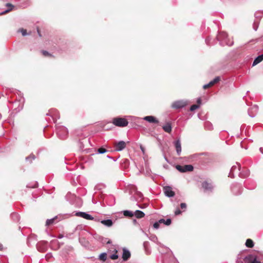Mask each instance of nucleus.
<instances>
[{
  "mask_svg": "<svg viewBox=\"0 0 263 263\" xmlns=\"http://www.w3.org/2000/svg\"><path fill=\"white\" fill-rule=\"evenodd\" d=\"M257 111H258V107L256 105H254L252 107H251L250 109H249L248 113H249V116L253 118V117H255V114L251 115V112H252V111L257 112Z\"/></svg>",
  "mask_w": 263,
  "mask_h": 263,
  "instance_id": "nucleus-19",
  "label": "nucleus"
},
{
  "mask_svg": "<svg viewBox=\"0 0 263 263\" xmlns=\"http://www.w3.org/2000/svg\"><path fill=\"white\" fill-rule=\"evenodd\" d=\"M171 223V219H167L166 220H165L164 224L166 226H169Z\"/></svg>",
  "mask_w": 263,
  "mask_h": 263,
  "instance_id": "nucleus-32",
  "label": "nucleus"
},
{
  "mask_svg": "<svg viewBox=\"0 0 263 263\" xmlns=\"http://www.w3.org/2000/svg\"><path fill=\"white\" fill-rule=\"evenodd\" d=\"M42 53L45 56L50 55V53L48 52H47V51L43 50Z\"/></svg>",
  "mask_w": 263,
  "mask_h": 263,
  "instance_id": "nucleus-38",
  "label": "nucleus"
},
{
  "mask_svg": "<svg viewBox=\"0 0 263 263\" xmlns=\"http://www.w3.org/2000/svg\"><path fill=\"white\" fill-rule=\"evenodd\" d=\"M135 216L138 218H141L144 216V213L140 210H136L135 212Z\"/></svg>",
  "mask_w": 263,
  "mask_h": 263,
  "instance_id": "nucleus-21",
  "label": "nucleus"
},
{
  "mask_svg": "<svg viewBox=\"0 0 263 263\" xmlns=\"http://www.w3.org/2000/svg\"><path fill=\"white\" fill-rule=\"evenodd\" d=\"M204 127L205 128L211 130L212 129V125L209 122H206L204 123Z\"/></svg>",
  "mask_w": 263,
  "mask_h": 263,
  "instance_id": "nucleus-27",
  "label": "nucleus"
},
{
  "mask_svg": "<svg viewBox=\"0 0 263 263\" xmlns=\"http://www.w3.org/2000/svg\"><path fill=\"white\" fill-rule=\"evenodd\" d=\"M101 223L106 227H110L112 226V221L111 219L103 220Z\"/></svg>",
  "mask_w": 263,
  "mask_h": 263,
  "instance_id": "nucleus-20",
  "label": "nucleus"
},
{
  "mask_svg": "<svg viewBox=\"0 0 263 263\" xmlns=\"http://www.w3.org/2000/svg\"><path fill=\"white\" fill-rule=\"evenodd\" d=\"M76 215L78 217H82L87 220H93L94 218L90 214L83 212H78L76 213Z\"/></svg>",
  "mask_w": 263,
  "mask_h": 263,
  "instance_id": "nucleus-10",
  "label": "nucleus"
},
{
  "mask_svg": "<svg viewBox=\"0 0 263 263\" xmlns=\"http://www.w3.org/2000/svg\"><path fill=\"white\" fill-rule=\"evenodd\" d=\"M163 191L165 195L168 197H172L175 195V192L172 190V188L169 186H166L163 187Z\"/></svg>",
  "mask_w": 263,
  "mask_h": 263,
  "instance_id": "nucleus-9",
  "label": "nucleus"
},
{
  "mask_svg": "<svg viewBox=\"0 0 263 263\" xmlns=\"http://www.w3.org/2000/svg\"><path fill=\"white\" fill-rule=\"evenodd\" d=\"M246 245L248 248H252L254 246V242L251 239H248L246 240Z\"/></svg>",
  "mask_w": 263,
  "mask_h": 263,
  "instance_id": "nucleus-24",
  "label": "nucleus"
},
{
  "mask_svg": "<svg viewBox=\"0 0 263 263\" xmlns=\"http://www.w3.org/2000/svg\"><path fill=\"white\" fill-rule=\"evenodd\" d=\"M158 222L160 223H164V222H165V220L164 219H160Z\"/></svg>",
  "mask_w": 263,
  "mask_h": 263,
  "instance_id": "nucleus-40",
  "label": "nucleus"
},
{
  "mask_svg": "<svg viewBox=\"0 0 263 263\" xmlns=\"http://www.w3.org/2000/svg\"><path fill=\"white\" fill-rule=\"evenodd\" d=\"M107 243H110V240H108L107 242Z\"/></svg>",
  "mask_w": 263,
  "mask_h": 263,
  "instance_id": "nucleus-51",
  "label": "nucleus"
},
{
  "mask_svg": "<svg viewBox=\"0 0 263 263\" xmlns=\"http://www.w3.org/2000/svg\"><path fill=\"white\" fill-rule=\"evenodd\" d=\"M181 213V211L180 210V209L178 208H177L175 211V214L176 215H178L180 214Z\"/></svg>",
  "mask_w": 263,
  "mask_h": 263,
  "instance_id": "nucleus-34",
  "label": "nucleus"
},
{
  "mask_svg": "<svg viewBox=\"0 0 263 263\" xmlns=\"http://www.w3.org/2000/svg\"><path fill=\"white\" fill-rule=\"evenodd\" d=\"M176 152L178 155H180L181 152V142L179 140H177L174 142Z\"/></svg>",
  "mask_w": 263,
  "mask_h": 263,
  "instance_id": "nucleus-14",
  "label": "nucleus"
},
{
  "mask_svg": "<svg viewBox=\"0 0 263 263\" xmlns=\"http://www.w3.org/2000/svg\"><path fill=\"white\" fill-rule=\"evenodd\" d=\"M202 187L206 192H212L214 189V185L212 182H209L206 181L202 182Z\"/></svg>",
  "mask_w": 263,
  "mask_h": 263,
  "instance_id": "nucleus-8",
  "label": "nucleus"
},
{
  "mask_svg": "<svg viewBox=\"0 0 263 263\" xmlns=\"http://www.w3.org/2000/svg\"><path fill=\"white\" fill-rule=\"evenodd\" d=\"M57 219V216L54 217L53 218L47 219L46 220V225L48 226L55 223V220Z\"/></svg>",
  "mask_w": 263,
  "mask_h": 263,
  "instance_id": "nucleus-22",
  "label": "nucleus"
},
{
  "mask_svg": "<svg viewBox=\"0 0 263 263\" xmlns=\"http://www.w3.org/2000/svg\"><path fill=\"white\" fill-rule=\"evenodd\" d=\"M107 152L106 149L103 147H101L98 149V152L99 154H104Z\"/></svg>",
  "mask_w": 263,
  "mask_h": 263,
  "instance_id": "nucleus-30",
  "label": "nucleus"
},
{
  "mask_svg": "<svg viewBox=\"0 0 263 263\" xmlns=\"http://www.w3.org/2000/svg\"><path fill=\"white\" fill-rule=\"evenodd\" d=\"M238 188H239V186L237 185H234L232 187V192L234 194H239L240 193V192L237 193V192H235V189H238Z\"/></svg>",
  "mask_w": 263,
  "mask_h": 263,
  "instance_id": "nucleus-29",
  "label": "nucleus"
},
{
  "mask_svg": "<svg viewBox=\"0 0 263 263\" xmlns=\"http://www.w3.org/2000/svg\"><path fill=\"white\" fill-rule=\"evenodd\" d=\"M12 219L14 221H18L20 220V216L19 215L16 213H13L11 215Z\"/></svg>",
  "mask_w": 263,
  "mask_h": 263,
  "instance_id": "nucleus-23",
  "label": "nucleus"
},
{
  "mask_svg": "<svg viewBox=\"0 0 263 263\" xmlns=\"http://www.w3.org/2000/svg\"><path fill=\"white\" fill-rule=\"evenodd\" d=\"M209 38H208V39H206L205 40V42H206V43L208 45H209Z\"/></svg>",
  "mask_w": 263,
  "mask_h": 263,
  "instance_id": "nucleus-43",
  "label": "nucleus"
},
{
  "mask_svg": "<svg viewBox=\"0 0 263 263\" xmlns=\"http://www.w3.org/2000/svg\"><path fill=\"white\" fill-rule=\"evenodd\" d=\"M220 81V77H216L212 81H210L208 84L204 85L203 86V89H205L209 87L212 86L215 84L217 83Z\"/></svg>",
  "mask_w": 263,
  "mask_h": 263,
  "instance_id": "nucleus-13",
  "label": "nucleus"
},
{
  "mask_svg": "<svg viewBox=\"0 0 263 263\" xmlns=\"http://www.w3.org/2000/svg\"><path fill=\"white\" fill-rule=\"evenodd\" d=\"M240 164L239 163H236V165L232 166L231 169L230 170L229 177L231 178L234 177L235 174H240Z\"/></svg>",
  "mask_w": 263,
  "mask_h": 263,
  "instance_id": "nucleus-7",
  "label": "nucleus"
},
{
  "mask_svg": "<svg viewBox=\"0 0 263 263\" xmlns=\"http://www.w3.org/2000/svg\"><path fill=\"white\" fill-rule=\"evenodd\" d=\"M160 223L157 221L154 223L153 227L155 229H158L159 228Z\"/></svg>",
  "mask_w": 263,
  "mask_h": 263,
  "instance_id": "nucleus-33",
  "label": "nucleus"
},
{
  "mask_svg": "<svg viewBox=\"0 0 263 263\" xmlns=\"http://www.w3.org/2000/svg\"><path fill=\"white\" fill-rule=\"evenodd\" d=\"M130 256V252L126 249H123L122 258L124 261L127 260Z\"/></svg>",
  "mask_w": 263,
  "mask_h": 263,
  "instance_id": "nucleus-15",
  "label": "nucleus"
},
{
  "mask_svg": "<svg viewBox=\"0 0 263 263\" xmlns=\"http://www.w3.org/2000/svg\"><path fill=\"white\" fill-rule=\"evenodd\" d=\"M123 214H124V216H127V217H132L134 215V214L133 213V212L132 211H128V210L124 211L123 212Z\"/></svg>",
  "mask_w": 263,
  "mask_h": 263,
  "instance_id": "nucleus-25",
  "label": "nucleus"
},
{
  "mask_svg": "<svg viewBox=\"0 0 263 263\" xmlns=\"http://www.w3.org/2000/svg\"><path fill=\"white\" fill-rule=\"evenodd\" d=\"M137 194H138V195H139V196L140 197H141L142 196V194H141V193H140V192H139V193H138Z\"/></svg>",
  "mask_w": 263,
  "mask_h": 263,
  "instance_id": "nucleus-45",
  "label": "nucleus"
},
{
  "mask_svg": "<svg viewBox=\"0 0 263 263\" xmlns=\"http://www.w3.org/2000/svg\"><path fill=\"white\" fill-rule=\"evenodd\" d=\"M37 32H38V34H39V36H41V34H40V31H39V29H37Z\"/></svg>",
  "mask_w": 263,
  "mask_h": 263,
  "instance_id": "nucleus-44",
  "label": "nucleus"
},
{
  "mask_svg": "<svg viewBox=\"0 0 263 263\" xmlns=\"http://www.w3.org/2000/svg\"><path fill=\"white\" fill-rule=\"evenodd\" d=\"M180 208L182 209H185L186 208V204L185 203H181L180 204Z\"/></svg>",
  "mask_w": 263,
  "mask_h": 263,
  "instance_id": "nucleus-37",
  "label": "nucleus"
},
{
  "mask_svg": "<svg viewBox=\"0 0 263 263\" xmlns=\"http://www.w3.org/2000/svg\"><path fill=\"white\" fill-rule=\"evenodd\" d=\"M147 242H144V243H143V245L145 247V245L146 244Z\"/></svg>",
  "mask_w": 263,
  "mask_h": 263,
  "instance_id": "nucleus-49",
  "label": "nucleus"
},
{
  "mask_svg": "<svg viewBox=\"0 0 263 263\" xmlns=\"http://www.w3.org/2000/svg\"><path fill=\"white\" fill-rule=\"evenodd\" d=\"M30 159H35L34 156V155H30L29 157H26V158L27 161L29 160Z\"/></svg>",
  "mask_w": 263,
  "mask_h": 263,
  "instance_id": "nucleus-39",
  "label": "nucleus"
},
{
  "mask_svg": "<svg viewBox=\"0 0 263 263\" xmlns=\"http://www.w3.org/2000/svg\"><path fill=\"white\" fill-rule=\"evenodd\" d=\"M197 103H198V104H200V103H201V99H200V98H198V99H197Z\"/></svg>",
  "mask_w": 263,
  "mask_h": 263,
  "instance_id": "nucleus-42",
  "label": "nucleus"
},
{
  "mask_svg": "<svg viewBox=\"0 0 263 263\" xmlns=\"http://www.w3.org/2000/svg\"><path fill=\"white\" fill-rule=\"evenodd\" d=\"M217 39L222 45H227L232 46L233 44V41L228 39V34L225 32H220L217 36Z\"/></svg>",
  "mask_w": 263,
  "mask_h": 263,
  "instance_id": "nucleus-1",
  "label": "nucleus"
},
{
  "mask_svg": "<svg viewBox=\"0 0 263 263\" xmlns=\"http://www.w3.org/2000/svg\"><path fill=\"white\" fill-rule=\"evenodd\" d=\"M126 146V143L123 141H120L117 142L115 144V149L117 151H121L125 148Z\"/></svg>",
  "mask_w": 263,
  "mask_h": 263,
  "instance_id": "nucleus-12",
  "label": "nucleus"
},
{
  "mask_svg": "<svg viewBox=\"0 0 263 263\" xmlns=\"http://www.w3.org/2000/svg\"><path fill=\"white\" fill-rule=\"evenodd\" d=\"M176 168L180 172L185 173L192 171L194 169V167L191 164L185 165H177L176 166Z\"/></svg>",
  "mask_w": 263,
  "mask_h": 263,
  "instance_id": "nucleus-4",
  "label": "nucleus"
},
{
  "mask_svg": "<svg viewBox=\"0 0 263 263\" xmlns=\"http://www.w3.org/2000/svg\"><path fill=\"white\" fill-rule=\"evenodd\" d=\"M99 259L103 261H105L107 259V254L106 253H102L99 255Z\"/></svg>",
  "mask_w": 263,
  "mask_h": 263,
  "instance_id": "nucleus-26",
  "label": "nucleus"
},
{
  "mask_svg": "<svg viewBox=\"0 0 263 263\" xmlns=\"http://www.w3.org/2000/svg\"><path fill=\"white\" fill-rule=\"evenodd\" d=\"M199 107V106L198 105L194 104L191 106L190 107V110L193 111L196 110V109L198 108Z\"/></svg>",
  "mask_w": 263,
  "mask_h": 263,
  "instance_id": "nucleus-31",
  "label": "nucleus"
},
{
  "mask_svg": "<svg viewBox=\"0 0 263 263\" xmlns=\"http://www.w3.org/2000/svg\"><path fill=\"white\" fill-rule=\"evenodd\" d=\"M163 129L166 133H170L172 132V127L171 123L167 122L162 126Z\"/></svg>",
  "mask_w": 263,
  "mask_h": 263,
  "instance_id": "nucleus-16",
  "label": "nucleus"
},
{
  "mask_svg": "<svg viewBox=\"0 0 263 263\" xmlns=\"http://www.w3.org/2000/svg\"><path fill=\"white\" fill-rule=\"evenodd\" d=\"M20 31L22 32V35H23V36H25V35H27V31H26V30L24 29H20Z\"/></svg>",
  "mask_w": 263,
  "mask_h": 263,
  "instance_id": "nucleus-35",
  "label": "nucleus"
},
{
  "mask_svg": "<svg viewBox=\"0 0 263 263\" xmlns=\"http://www.w3.org/2000/svg\"><path fill=\"white\" fill-rule=\"evenodd\" d=\"M260 152H261V153H263V152H262V148H260Z\"/></svg>",
  "mask_w": 263,
  "mask_h": 263,
  "instance_id": "nucleus-50",
  "label": "nucleus"
},
{
  "mask_svg": "<svg viewBox=\"0 0 263 263\" xmlns=\"http://www.w3.org/2000/svg\"><path fill=\"white\" fill-rule=\"evenodd\" d=\"M6 6L7 7V9L5 10L4 11L0 13V14L1 15H3V14H4L6 13H8L9 12H10L11 10H12L14 7L13 5H12V4H10V3H7L6 4Z\"/></svg>",
  "mask_w": 263,
  "mask_h": 263,
  "instance_id": "nucleus-18",
  "label": "nucleus"
},
{
  "mask_svg": "<svg viewBox=\"0 0 263 263\" xmlns=\"http://www.w3.org/2000/svg\"><path fill=\"white\" fill-rule=\"evenodd\" d=\"M152 240H153V241H155L156 240H157V237L155 236H154L153 237V238H152Z\"/></svg>",
  "mask_w": 263,
  "mask_h": 263,
  "instance_id": "nucleus-41",
  "label": "nucleus"
},
{
  "mask_svg": "<svg viewBox=\"0 0 263 263\" xmlns=\"http://www.w3.org/2000/svg\"><path fill=\"white\" fill-rule=\"evenodd\" d=\"M68 133V130L65 127L60 126L57 127V134L61 139H65Z\"/></svg>",
  "mask_w": 263,
  "mask_h": 263,
  "instance_id": "nucleus-2",
  "label": "nucleus"
},
{
  "mask_svg": "<svg viewBox=\"0 0 263 263\" xmlns=\"http://www.w3.org/2000/svg\"><path fill=\"white\" fill-rule=\"evenodd\" d=\"M3 249L2 245H0V250H2Z\"/></svg>",
  "mask_w": 263,
  "mask_h": 263,
  "instance_id": "nucleus-48",
  "label": "nucleus"
},
{
  "mask_svg": "<svg viewBox=\"0 0 263 263\" xmlns=\"http://www.w3.org/2000/svg\"><path fill=\"white\" fill-rule=\"evenodd\" d=\"M187 104V101L184 100H178L174 102L171 107L174 109H180L185 107Z\"/></svg>",
  "mask_w": 263,
  "mask_h": 263,
  "instance_id": "nucleus-5",
  "label": "nucleus"
},
{
  "mask_svg": "<svg viewBox=\"0 0 263 263\" xmlns=\"http://www.w3.org/2000/svg\"><path fill=\"white\" fill-rule=\"evenodd\" d=\"M263 60V54L258 56L254 60L252 66H254L257 64L259 63Z\"/></svg>",
  "mask_w": 263,
  "mask_h": 263,
  "instance_id": "nucleus-17",
  "label": "nucleus"
},
{
  "mask_svg": "<svg viewBox=\"0 0 263 263\" xmlns=\"http://www.w3.org/2000/svg\"><path fill=\"white\" fill-rule=\"evenodd\" d=\"M62 237H63V235H62L59 236V237H58V238H60V239L62 238Z\"/></svg>",
  "mask_w": 263,
  "mask_h": 263,
  "instance_id": "nucleus-47",
  "label": "nucleus"
},
{
  "mask_svg": "<svg viewBox=\"0 0 263 263\" xmlns=\"http://www.w3.org/2000/svg\"><path fill=\"white\" fill-rule=\"evenodd\" d=\"M110 257L112 259H117L118 258V255L116 254H115L111 255Z\"/></svg>",
  "mask_w": 263,
  "mask_h": 263,
  "instance_id": "nucleus-36",
  "label": "nucleus"
},
{
  "mask_svg": "<svg viewBox=\"0 0 263 263\" xmlns=\"http://www.w3.org/2000/svg\"><path fill=\"white\" fill-rule=\"evenodd\" d=\"M143 120L151 123L158 124L159 123V120L153 116H145L143 118Z\"/></svg>",
  "mask_w": 263,
  "mask_h": 263,
  "instance_id": "nucleus-11",
  "label": "nucleus"
},
{
  "mask_svg": "<svg viewBox=\"0 0 263 263\" xmlns=\"http://www.w3.org/2000/svg\"><path fill=\"white\" fill-rule=\"evenodd\" d=\"M141 151L143 152V153H144V148H143V147L141 146Z\"/></svg>",
  "mask_w": 263,
  "mask_h": 263,
  "instance_id": "nucleus-46",
  "label": "nucleus"
},
{
  "mask_svg": "<svg viewBox=\"0 0 263 263\" xmlns=\"http://www.w3.org/2000/svg\"><path fill=\"white\" fill-rule=\"evenodd\" d=\"M244 263H260V262L257 260V256L250 254L246 256L243 259ZM237 263H240L238 261Z\"/></svg>",
  "mask_w": 263,
  "mask_h": 263,
  "instance_id": "nucleus-6",
  "label": "nucleus"
},
{
  "mask_svg": "<svg viewBox=\"0 0 263 263\" xmlns=\"http://www.w3.org/2000/svg\"><path fill=\"white\" fill-rule=\"evenodd\" d=\"M249 175V171L247 170L245 173H240L239 176L241 177H247Z\"/></svg>",
  "mask_w": 263,
  "mask_h": 263,
  "instance_id": "nucleus-28",
  "label": "nucleus"
},
{
  "mask_svg": "<svg viewBox=\"0 0 263 263\" xmlns=\"http://www.w3.org/2000/svg\"><path fill=\"white\" fill-rule=\"evenodd\" d=\"M112 123L117 126L125 127L128 125V122L125 118H115L113 119Z\"/></svg>",
  "mask_w": 263,
  "mask_h": 263,
  "instance_id": "nucleus-3",
  "label": "nucleus"
}]
</instances>
